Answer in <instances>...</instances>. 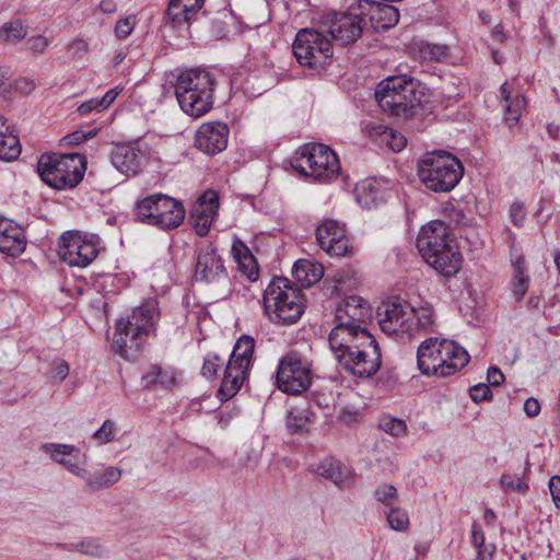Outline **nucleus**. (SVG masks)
Returning a JSON list of instances; mask_svg holds the SVG:
<instances>
[{"mask_svg": "<svg viewBox=\"0 0 560 560\" xmlns=\"http://www.w3.org/2000/svg\"><path fill=\"white\" fill-rule=\"evenodd\" d=\"M487 378L492 386H499L504 382V375L497 366H492L488 370Z\"/></svg>", "mask_w": 560, "mask_h": 560, "instance_id": "69168bd1", "label": "nucleus"}, {"mask_svg": "<svg viewBox=\"0 0 560 560\" xmlns=\"http://www.w3.org/2000/svg\"><path fill=\"white\" fill-rule=\"evenodd\" d=\"M370 132L372 137H376L377 141L386 144L394 152H400L407 142L400 132L383 125L372 126Z\"/></svg>", "mask_w": 560, "mask_h": 560, "instance_id": "f704fd0d", "label": "nucleus"}, {"mask_svg": "<svg viewBox=\"0 0 560 560\" xmlns=\"http://www.w3.org/2000/svg\"><path fill=\"white\" fill-rule=\"evenodd\" d=\"M264 308L271 322L291 325L304 313L303 296L287 278L277 277L265 290Z\"/></svg>", "mask_w": 560, "mask_h": 560, "instance_id": "0eeeda50", "label": "nucleus"}, {"mask_svg": "<svg viewBox=\"0 0 560 560\" xmlns=\"http://www.w3.org/2000/svg\"><path fill=\"white\" fill-rule=\"evenodd\" d=\"M311 369L305 359L298 352H290L280 359L277 373V387L288 394L298 395L311 385Z\"/></svg>", "mask_w": 560, "mask_h": 560, "instance_id": "4468645a", "label": "nucleus"}, {"mask_svg": "<svg viewBox=\"0 0 560 560\" xmlns=\"http://www.w3.org/2000/svg\"><path fill=\"white\" fill-rule=\"evenodd\" d=\"M110 161L120 173L136 175L144 161V153L135 145L119 144L112 151Z\"/></svg>", "mask_w": 560, "mask_h": 560, "instance_id": "393cba45", "label": "nucleus"}, {"mask_svg": "<svg viewBox=\"0 0 560 560\" xmlns=\"http://www.w3.org/2000/svg\"><path fill=\"white\" fill-rule=\"evenodd\" d=\"M24 231L0 214V250L16 256L24 250Z\"/></svg>", "mask_w": 560, "mask_h": 560, "instance_id": "bb28decb", "label": "nucleus"}, {"mask_svg": "<svg viewBox=\"0 0 560 560\" xmlns=\"http://www.w3.org/2000/svg\"><path fill=\"white\" fill-rule=\"evenodd\" d=\"M370 316L368 303L360 296H349L343 304L336 310L337 323L361 324Z\"/></svg>", "mask_w": 560, "mask_h": 560, "instance_id": "cd10ccee", "label": "nucleus"}, {"mask_svg": "<svg viewBox=\"0 0 560 560\" xmlns=\"http://www.w3.org/2000/svg\"><path fill=\"white\" fill-rule=\"evenodd\" d=\"M464 174L462 162L445 151L424 153L418 162V176L422 184L435 192L451 191Z\"/></svg>", "mask_w": 560, "mask_h": 560, "instance_id": "423d86ee", "label": "nucleus"}, {"mask_svg": "<svg viewBox=\"0 0 560 560\" xmlns=\"http://www.w3.org/2000/svg\"><path fill=\"white\" fill-rule=\"evenodd\" d=\"M229 127L221 121L203 122L195 135V145L209 155H215L228 147Z\"/></svg>", "mask_w": 560, "mask_h": 560, "instance_id": "f3484780", "label": "nucleus"}, {"mask_svg": "<svg viewBox=\"0 0 560 560\" xmlns=\"http://www.w3.org/2000/svg\"><path fill=\"white\" fill-rule=\"evenodd\" d=\"M218 209L219 197L213 190L203 192L192 205L190 220L199 236L207 235Z\"/></svg>", "mask_w": 560, "mask_h": 560, "instance_id": "aec40b11", "label": "nucleus"}, {"mask_svg": "<svg viewBox=\"0 0 560 560\" xmlns=\"http://www.w3.org/2000/svg\"><path fill=\"white\" fill-rule=\"evenodd\" d=\"M214 79L203 69L182 72L176 80L175 94L180 108L189 116L198 118L213 105Z\"/></svg>", "mask_w": 560, "mask_h": 560, "instance_id": "39448f33", "label": "nucleus"}, {"mask_svg": "<svg viewBox=\"0 0 560 560\" xmlns=\"http://www.w3.org/2000/svg\"><path fill=\"white\" fill-rule=\"evenodd\" d=\"M86 171V160L79 153L44 154L37 163L40 178L56 189L73 188L83 178Z\"/></svg>", "mask_w": 560, "mask_h": 560, "instance_id": "6e6552de", "label": "nucleus"}, {"mask_svg": "<svg viewBox=\"0 0 560 560\" xmlns=\"http://www.w3.org/2000/svg\"><path fill=\"white\" fill-rule=\"evenodd\" d=\"M225 277V268L217 250L211 246L201 249L196 264V279L217 282Z\"/></svg>", "mask_w": 560, "mask_h": 560, "instance_id": "4be33fe9", "label": "nucleus"}, {"mask_svg": "<svg viewBox=\"0 0 560 560\" xmlns=\"http://www.w3.org/2000/svg\"><path fill=\"white\" fill-rule=\"evenodd\" d=\"M524 411L527 417L534 418L540 412V404L537 399L530 397L525 400Z\"/></svg>", "mask_w": 560, "mask_h": 560, "instance_id": "0e129e2a", "label": "nucleus"}, {"mask_svg": "<svg viewBox=\"0 0 560 560\" xmlns=\"http://www.w3.org/2000/svg\"><path fill=\"white\" fill-rule=\"evenodd\" d=\"M203 5V0H170L165 20L173 27L188 30Z\"/></svg>", "mask_w": 560, "mask_h": 560, "instance_id": "5701e85b", "label": "nucleus"}, {"mask_svg": "<svg viewBox=\"0 0 560 560\" xmlns=\"http://www.w3.org/2000/svg\"><path fill=\"white\" fill-rule=\"evenodd\" d=\"M68 51L73 56V57H84L88 55L89 52V44L86 43V40H84L83 38H74L72 39L68 46Z\"/></svg>", "mask_w": 560, "mask_h": 560, "instance_id": "6e6d98bb", "label": "nucleus"}, {"mask_svg": "<svg viewBox=\"0 0 560 560\" xmlns=\"http://www.w3.org/2000/svg\"><path fill=\"white\" fill-rule=\"evenodd\" d=\"M354 191L358 202L366 208L374 206L378 197L376 185L371 179H366L358 184Z\"/></svg>", "mask_w": 560, "mask_h": 560, "instance_id": "58836bf2", "label": "nucleus"}, {"mask_svg": "<svg viewBox=\"0 0 560 560\" xmlns=\"http://www.w3.org/2000/svg\"><path fill=\"white\" fill-rule=\"evenodd\" d=\"M116 424L112 420H105L102 427L94 433V439L100 443H108L115 439Z\"/></svg>", "mask_w": 560, "mask_h": 560, "instance_id": "de8ad7c7", "label": "nucleus"}, {"mask_svg": "<svg viewBox=\"0 0 560 560\" xmlns=\"http://www.w3.org/2000/svg\"><path fill=\"white\" fill-rule=\"evenodd\" d=\"M68 550L97 558L106 553V548L97 538H85L77 544H72Z\"/></svg>", "mask_w": 560, "mask_h": 560, "instance_id": "ea45409f", "label": "nucleus"}, {"mask_svg": "<svg viewBox=\"0 0 560 560\" xmlns=\"http://www.w3.org/2000/svg\"><path fill=\"white\" fill-rule=\"evenodd\" d=\"M512 266L514 268V273L511 282L512 292L515 299L520 301L524 298L529 285V276L525 265L524 256H512Z\"/></svg>", "mask_w": 560, "mask_h": 560, "instance_id": "473e14b6", "label": "nucleus"}, {"mask_svg": "<svg viewBox=\"0 0 560 560\" xmlns=\"http://www.w3.org/2000/svg\"><path fill=\"white\" fill-rule=\"evenodd\" d=\"M338 419L346 424H352L359 421V413L354 410L342 408L338 415Z\"/></svg>", "mask_w": 560, "mask_h": 560, "instance_id": "338daca9", "label": "nucleus"}, {"mask_svg": "<svg viewBox=\"0 0 560 560\" xmlns=\"http://www.w3.org/2000/svg\"><path fill=\"white\" fill-rule=\"evenodd\" d=\"M40 450L55 463L63 466L71 474L80 477L86 464V455L72 444L45 443Z\"/></svg>", "mask_w": 560, "mask_h": 560, "instance_id": "6ab92c4d", "label": "nucleus"}, {"mask_svg": "<svg viewBox=\"0 0 560 560\" xmlns=\"http://www.w3.org/2000/svg\"><path fill=\"white\" fill-rule=\"evenodd\" d=\"M27 48L35 54H43L49 45V39L43 35H34L26 42Z\"/></svg>", "mask_w": 560, "mask_h": 560, "instance_id": "5fc2aeb1", "label": "nucleus"}, {"mask_svg": "<svg viewBox=\"0 0 560 560\" xmlns=\"http://www.w3.org/2000/svg\"><path fill=\"white\" fill-rule=\"evenodd\" d=\"M27 35V26L22 20H12L0 26V42L20 43Z\"/></svg>", "mask_w": 560, "mask_h": 560, "instance_id": "4c0bfd02", "label": "nucleus"}, {"mask_svg": "<svg viewBox=\"0 0 560 560\" xmlns=\"http://www.w3.org/2000/svg\"><path fill=\"white\" fill-rule=\"evenodd\" d=\"M477 550L478 552L475 560H492L497 547L494 544H488L487 547L478 548Z\"/></svg>", "mask_w": 560, "mask_h": 560, "instance_id": "774afa93", "label": "nucleus"}, {"mask_svg": "<svg viewBox=\"0 0 560 560\" xmlns=\"http://www.w3.org/2000/svg\"><path fill=\"white\" fill-rule=\"evenodd\" d=\"M255 340L250 336H241L224 369L223 380L218 390L222 400L232 398L244 383L252 364Z\"/></svg>", "mask_w": 560, "mask_h": 560, "instance_id": "9b49d317", "label": "nucleus"}, {"mask_svg": "<svg viewBox=\"0 0 560 560\" xmlns=\"http://www.w3.org/2000/svg\"><path fill=\"white\" fill-rule=\"evenodd\" d=\"M292 51L301 66L312 69L322 68L334 55L331 42L320 28L301 30L292 45Z\"/></svg>", "mask_w": 560, "mask_h": 560, "instance_id": "f8f14e48", "label": "nucleus"}, {"mask_svg": "<svg viewBox=\"0 0 560 560\" xmlns=\"http://www.w3.org/2000/svg\"><path fill=\"white\" fill-rule=\"evenodd\" d=\"M298 154L292 162V167L315 180H329L340 171L337 154L325 144H305Z\"/></svg>", "mask_w": 560, "mask_h": 560, "instance_id": "9d476101", "label": "nucleus"}, {"mask_svg": "<svg viewBox=\"0 0 560 560\" xmlns=\"http://www.w3.org/2000/svg\"><path fill=\"white\" fill-rule=\"evenodd\" d=\"M102 112L103 108H101L98 97L91 98L84 103H82L78 107V113L82 116L90 114L91 112Z\"/></svg>", "mask_w": 560, "mask_h": 560, "instance_id": "680f3d73", "label": "nucleus"}, {"mask_svg": "<svg viewBox=\"0 0 560 560\" xmlns=\"http://www.w3.org/2000/svg\"><path fill=\"white\" fill-rule=\"evenodd\" d=\"M121 91L122 88L120 86H115L108 90L103 97L98 98L101 108H103V110L106 109L112 103H114Z\"/></svg>", "mask_w": 560, "mask_h": 560, "instance_id": "052dcab7", "label": "nucleus"}, {"mask_svg": "<svg viewBox=\"0 0 560 560\" xmlns=\"http://www.w3.org/2000/svg\"><path fill=\"white\" fill-rule=\"evenodd\" d=\"M549 490L552 497L553 503L557 509H560V477L552 476L549 480Z\"/></svg>", "mask_w": 560, "mask_h": 560, "instance_id": "e2e57ef3", "label": "nucleus"}, {"mask_svg": "<svg viewBox=\"0 0 560 560\" xmlns=\"http://www.w3.org/2000/svg\"><path fill=\"white\" fill-rule=\"evenodd\" d=\"M468 362V352L448 339L427 338L417 350V364L424 375L448 376Z\"/></svg>", "mask_w": 560, "mask_h": 560, "instance_id": "7ed1b4c3", "label": "nucleus"}, {"mask_svg": "<svg viewBox=\"0 0 560 560\" xmlns=\"http://www.w3.org/2000/svg\"><path fill=\"white\" fill-rule=\"evenodd\" d=\"M436 271L445 277L456 275L460 270L462 255L455 241L448 243L445 248L434 252L424 258Z\"/></svg>", "mask_w": 560, "mask_h": 560, "instance_id": "b1692460", "label": "nucleus"}, {"mask_svg": "<svg viewBox=\"0 0 560 560\" xmlns=\"http://www.w3.org/2000/svg\"><path fill=\"white\" fill-rule=\"evenodd\" d=\"M311 412L307 409L294 408L289 411L287 417V427L291 433H299L305 430L310 421Z\"/></svg>", "mask_w": 560, "mask_h": 560, "instance_id": "a19ab883", "label": "nucleus"}, {"mask_svg": "<svg viewBox=\"0 0 560 560\" xmlns=\"http://www.w3.org/2000/svg\"><path fill=\"white\" fill-rule=\"evenodd\" d=\"M408 322H405L404 336L413 337L419 334H425L433 330L434 320L430 310L407 308Z\"/></svg>", "mask_w": 560, "mask_h": 560, "instance_id": "c756f323", "label": "nucleus"}, {"mask_svg": "<svg viewBox=\"0 0 560 560\" xmlns=\"http://www.w3.org/2000/svg\"><path fill=\"white\" fill-rule=\"evenodd\" d=\"M509 212H510V218H511V221L513 222V224L515 226H523L525 218H526L524 205L520 201H515L511 205Z\"/></svg>", "mask_w": 560, "mask_h": 560, "instance_id": "864d4df0", "label": "nucleus"}, {"mask_svg": "<svg viewBox=\"0 0 560 560\" xmlns=\"http://www.w3.org/2000/svg\"><path fill=\"white\" fill-rule=\"evenodd\" d=\"M330 350L339 365L357 377H371L381 366L375 338L354 323H337L328 336Z\"/></svg>", "mask_w": 560, "mask_h": 560, "instance_id": "f257e3e1", "label": "nucleus"}, {"mask_svg": "<svg viewBox=\"0 0 560 560\" xmlns=\"http://www.w3.org/2000/svg\"><path fill=\"white\" fill-rule=\"evenodd\" d=\"M374 495L378 502L385 505H393L397 498V490L393 485L383 483L376 488Z\"/></svg>", "mask_w": 560, "mask_h": 560, "instance_id": "a18cd8bd", "label": "nucleus"}, {"mask_svg": "<svg viewBox=\"0 0 560 560\" xmlns=\"http://www.w3.org/2000/svg\"><path fill=\"white\" fill-rule=\"evenodd\" d=\"M69 371V364L65 360L55 361L51 370V381L60 384L68 377Z\"/></svg>", "mask_w": 560, "mask_h": 560, "instance_id": "603ef678", "label": "nucleus"}, {"mask_svg": "<svg viewBox=\"0 0 560 560\" xmlns=\"http://www.w3.org/2000/svg\"><path fill=\"white\" fill-rule=\"evenodd\" d=\"M21 154V143L18 136L5 127V118L0 115V160L11 162Z\"/></svg>", "mask_w": 560, "mask_h": 560, "instance_id": "7c9ffc66", "label": "nucleus"}, {"mask_svg": "<svg viewBox=\"0 0 560 560\" xmlns=\"http://www.w3.org/2000/svg\"><path fill=\"white\" fill-rule=\"evenodd\" d=\"M407 308H410L407 304H386L384 311L378 312V324L382 331L390 336L404 337V324L408 322Z\"/></svg>", "mask_w": 560, "mask_h": 560, "instance_id": "a878e982", "label": "nucleus"}, {"mask_svg": "<svg viewBox=\"0 0 560 560\" xmlns=\"http://www.w3.org/2000/svg\"><path fill=\"white\" fill-rule=\"evenodd\" d=\"M316 472L341 486L349 476L348 469L339 460L326 458L317 465Z\"/></svg>", "mask_w": 560, "mask_h": 560, "instance_id": "c9c22d12", "label": "nucleus"}, {"mask_svg": "<svg viewBox=\"0 0 560 560\" xmlns=\"http://www.w3.org/2000/svg\"><path fill=\"white\" fill-rule=\"evenodd\" d=\"M224 360L221 359L215 353H208L203 360V365L201 368V374L212 380L218 375L219 369L223 365Z\"/></svg>", "mask_w": 560, "mask_h": 560, "instance_id": "c03bdc74", "label": "nucleus"}, {"mask_svg": "<svg viewBox=\"0 0 560 560\" xmlns=\"http://www.w3.org/2000/svg\"><path fill=\"white\" fill-rule=\"evenodd\" d=\"M445 217L448 220L450 224H453L455 226L468 225V219L465 212L462 209L456 208L454 206L445 208Z\"/></svg>", "mask_w": 560, "mask_h": 560, "instance_id": "3c124183", "label": "nucleus"}, {"mask_svg": "<svg viewBox=\"0 0 560 560\" xmlns=\"http://www.w3.org/2000/svg\"><path fill=\"white\" fill-rule=\"evenodd\" d=\"M421 52L422 55L425 57V58H430L432 60H436V61H440L444 58L447 57L448 55V49L446 46L444 45H436V44H427L422 49H421Z\"/></svg>", "mask_w": 560, "mask_h": 560, "instance_id": "09e8293b", "label": "nucleus"}, {"mask_svg": "<svg viewBox=\"0 0 560 560\" xmlns=\"http://www.w3.org/2000/svg\"><path fill=\"white\" fill-rule=\"evenodd\" d=\"M471 544L477 549L487 547L485 544V534L478 523H474L471 526Z\"/></svg>", "mask_w": 560, "mask_h": 560, "instance_id": "13d9d810", "label": "nucleus"}, {"mask_svg": "<svg viewBox=\"0 0 560 560\" xmlns=\"http://www.w3.org/2000/svg\"><path fill=\"white\" fill-rule=\"evenodd\" d=\"M362 10L358 3L351 4L343 13H328L319 22V28L335 42L348 45L362 35L364 28Z\"/></svg>", "mask_w": 560, "mask_h": 560, "instance_id": "ddd939ff", "label": "nucleus"}, {"mask_svg": "<svg viewBox=\"0 0 560 560\" xmlns=\"http://www.w3.org/2000/svg\"><path fill=\"white\" fill-rule=\"evenodd\" d=\"M500 483L504 490L513 489L520 492H525L528 489L527 483L523 482L521 478L514 475H502Z\"/></svg>", "mask_w": 560, "mask_h": 560, "instance_id": "8fccbe9b", "label": "nucleus"}, {"mask_svg": "<svg viewBox=\"0 0 560 560\" xmlns=\"http://www.w3.org/2000/svg\"><path fill=\"white\" fill-rule=\"evenodd\" d=\"M453 241L447 233L446 225L442 221L436 220L431 221L421 229L416 245L422 257L425 258L430 254L445 248Z\"/></svg>", "mask_w": 560, "mask_h": 560, "instance_id": "412c9836", "label": "nucleus"}, {"mask_svg": "<svg viewBox=\"0 0 560 560\" xmlns=\"http://www.w3.org/2000/svg\"><path fill=\"white\" fill-rule=\"evenodd\" d=\"M160 318L156 300L149 299L132 310L126 318L118 319L113 337L115 352L124 359H132L145 338L155 331Z\"/></svg>", "mask_w": 560, "mask_h": 560, "instance_id": "f03ea898", "label": "nucleus"}, {"mask_svg": "<svg viewBox=\"0 0 560 560\" xmlns=\"http://www.w3.org/2000/svg\"><path fill=\"white\" fill-rule=\"evenodd\" d=\"M490 397L491 390L486 384H477L470 389V398L476 402L489 399Z\"/></svg>", "mask_w": 560, "mask_h": 560, "instance_id": "4d7b16f0", "label": "nucleus"}, {"mask_svg": "<svg viewBox=\"0 0 560 560\" xmlns=\"http://www.w3.org/2000/svg\"><path fill=\"white\" fill-rule=\"evenodd\" d=\"M136 16L129 15L116 22L114 33L118 39H126L133 31Z\"/></svg>", "mask_w": 560, "mask_h": 560, "instance_id": "49530a36", "label": "nucleus"}, {"mask_svg": "<svg viewBox=\"0 0 560 560\" xmlns=\"http://www.w3.org/2000/svg\"><path fill=\"white\" fill-rule=\"evenodd\" d=\"M293 277L302 287H311L323 277V267L307 259L298 260L292 269Z\"/></svg>", "mask_w": 560, "mask_h": 560, "instance_id": "2f4dec72", "label": "nucleus"}, {"mask_svg": "<svg viewBox=\"0 0 560 560\" xmlns=\"http://www.w3.org/2000/svg\"><path fill=\"white\" fill-rule=\"evenodd\" d=\"M121 474V469L115 466L105 467L94 472H90L84 468L83 475H80L79 478L85 482L90 491H101L118 482Z\"/></svg>", "mask_w": 560, "mask_h": 560, "instance_id": "c85d7f7f", "label": "nucleus"}, {"mask_svg": "<svg viewBox=\"0 0 560 560\" xmlns=\"http://www.w3.org/2000/svg\"><path fill=\"white\" fill-rule=\"evenodd\" d=\"M423 89L419 82L404 77H390L378 83L375 100L390 116L409 118L422 105Z\"/></svg>", "mask_w": 560, "mask_h": 560, "instance_id": "20e7f679", "label": "nucleus"}, {"mask_svg": "<svg viewBox=\"0 0 560 560\" xmlns=\"http://www.w3.org/2000/svg\"><path fill=\"white\" fill-rule=\"evenodd\" d=\"M95 136V131L84 132L82 130L74 131L68 136L65 137V140L67 143L70 144H80L83 141L92 138Z\"/></svg>", "mask_w": 560, "mask_h": 560, "instance_id": "bf43d9fd", "label": "nucleus"}, {"mask_svg": "<svg viewBox=\"0 0 560 560\" xmlns=\"http://www.w3.org/2000/svg\"><path fill=\"white\" fill-rule=\"evenodd\" d=\"M500 92L505 103V109L509 114V119L512 121H517L526 103L525 97L521 94L512 95L511 91L508 89L506 83L501 85Z\"/></svg>", "mask_w": 560, "mask_h": 560, "instance_id": "e433bc0d", "label": "nucleus"}, {"mask_svg": "<svg viewBox=\"0 0 560 560\" xmlns=\"http://www.w3.org/2000/svg\"><path fill=\"white\" fill-rule=\"evenodd\" d=\"M135 217L139 222L166 231L176 229L184 222L185 209L173 197L153 194L137 201Z\"/></svg>", "mask_w": 560, "mask_h": 560, "instance_id": "1a4fd4ad", "label": "nucleus"}, {"mask_svg": "<svg viewBox=\"0 0 560 560\" xmlns=\"http://www.w3.org/2000/svg\"><path fill=\"white\" fill-rule=\"evenodd\" d=\"M378 425L384 432L393 436H401L407 430V425L404 420L390 416H383L380 419Z\"/></svg>", "mask_w": 560, "mask_h": 560, "instance_id": "79ce46f5", "label": "nucleus"}, {"mask_svg": "<svg viewBox=\"0 0 560 560\" xmlns=\"http://www.w3.org/2000/svg\"><path fill=\"white\" fill-rule=\"evenodd\" d=\"M58 254L71 267L84 268L98 254V237L81 232H65L59 241Z\"/></svg>", "mask_w": 560, "mask_h": 560, "instance_id": "2eb2a0df", "label": "nucleus"}, {"mask_svg": "<svg viewBox=\"0 0 560 560\" xmlns=\"http://www.w3.org/2000/svg\"><path fill=\"white\" fill-rule=\"evenodd\" d=\"M387 522L394 530L404 532L409 526V517L406 511L399 508H393L387 513Z\"/></svg>", "mask_w": 560, "mask_h": 560, "instance_id": "37998d69", "label": "nucleus"}, {"mask_svg": "<svg viewBox=\"0 0 560 560\" xmlns=\"http://www.w3.org/2000/svg\"><path fill=\"white\" fill-rule=\"evenodd\" d=\"M357 3L362 10L364 26L369 22L375 31H382L390 28L399 21V12L394 5L373 0H358Z\"/></svg>", "mask_w": 560, "mask_h": 560, "instance_id": "a211bd4d", "label": "nucleus"}, {"mask_svg": "<svg viewBox=\"0 0 560 560\" xmlns=\"http://www.w3.org/2000/svg\"><path fill=\"white\" fill-rule=\"evenodd\" d=\"M316 241L330 256H347L352 249L345 225L335 220H326L317 226Z\"/></svg>", "mask_w": 560, "mask_h": 560, "instance_id": "dca6fc26", "label": "nucleus"}, {"mask_svg": "<svg viewBox=\"0 0 560 560\" xmlns=\"http://www.w3.org/2000/svg\"><path fill=\"white\" fill-rule=\"evenodd\" d=\"M145 387L161 386L170 389L176 384V372L173 369H162L159 365H151L142 376Z\"/></svg>", "mask_w": 560, "mask_h": 560, "instance_id": "72a5a7b5", "label": "nucleus"}]
</instances>
